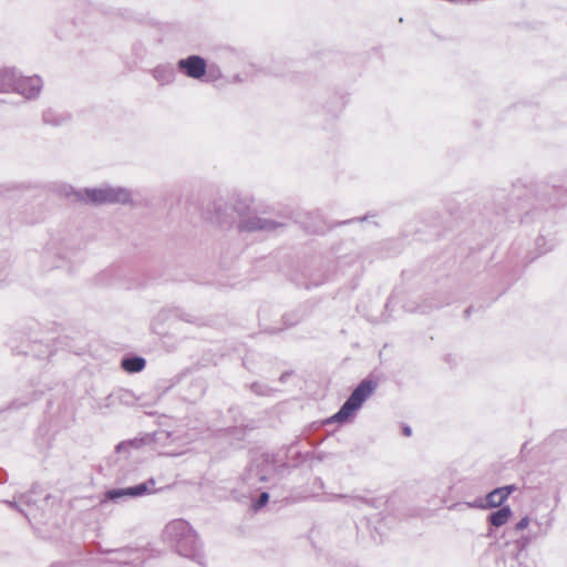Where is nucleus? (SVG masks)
<instances>
[{
  "mask_svg": "<svg viewBox=\"0 0 567 567\" xmlns=\"http://www.w3.org/2000/svg\"><path fill=\"white\" fill-rule=\"evenodd\" d=\"M163 536L166 542L175 546L181 556L200 559V544L195 530L186 520L174 519L169 522L164 529Z\"/></svg>",
  "mask_w": 567,
  "mask_h": 567,
  "instance_id": "f257e3e1",
  "label": "nucleus"
},
{
  "mask_svg": "<svg viewBox=\"0 0 567 567\" xmlns=\"http://www.w3.org/2000/svg\"><path fill=\"white\" fill-rule=\"evenodd\" d=\"M42 81L39 76L21 78L13 69L0 71V92L14 91L25 99H32L40 93Z\"/></svg>",
  "mask_w": 567,
  "mask_h": 567,
  "instance_id": "f03ea898",
  "label": "nucleus"
},
{
  "mask_svg": "<svg viewBox=\"0 0 567 567\" xmlns=\"http://www.w3.org/2000/svg\"><path fill=\"white\" fill-rule=\"evenodd\" d=\"M375 390V384L370 380H363L352 392L349 399L343 403L333 420L337 422H344L350 419L353 413L359 410L364 401L372 395Z\"/></svg>",
  "mask_w": 567,
  "mask_h": 567,
  "instance_id": "7ed1b4c3",
  "label": "nucleus"
},
{
  "mask_svg": "<svg viewBox=\"0 0 567 567\" xmlns=\"http://www.w3.org/2000/svg\"><path fill=\"white\" fill-rule=\"evenodd\" d=\"M75 196L80 200L93 204L126 203L131 197L127 189L114 187L85 189L84 195L79 192Z\"/></svg>",
  "mask_w": 567,
  "mask_h": 567,
  "instance_id": "20e7f679",
  "label": "nucleus"
},
{
  "mask_svg": "<svg viewBox=\"0 0 567 567\" xmlns=\"http://www.w3.org/2000/svg\"><path fill=\"white\" fill-rule=\"evenodd\" d=\"M155 482L154 480H150L136 486L126 487V488H114L106 492L105 496L110 501H118L125 496L130 497H138L146 494H151L155 492Z\"/></svg>",
  "mask_w": 567,
  "mask_h": 567,
  "instance_id": "39448f33",
  "label": "nucleus"
},
{
  "mask_svg": "<svg viewBox=\"0 0 567 567\" xmlns=\"http://www.w3.org/2000/svg\"><path fill=\"white\" fill-rule=\"evenodd\" d=\"M178 69L187 76L200 79L206 73V62L199 55H190L178 61Z\"/></svg>",
  "mask_w": 567,
  "mask_h": 567,
  "instance_id": "423d86ee",
  "label": "nucleus"
},
{
  "mask_svg": "<svg viewBox=\"0 0 567 567\" xmlns=\"http://www.w3.org/2000/svg\"><path fill=\"white\" fill-rule=\"evenodd\" d=\"M514 485L497 487L486 495L485 501H478L475 504L470 505L481 508L498 507L508 498V496L514 492Z\"/></svg>",
  "mask_w": 567,
  "mask_h": 567,
  "instance_id": "0eeeda50",
  "label": "nucleus"
},
{
  "mask_svg": "<svg viewBox=\"0 0 567 567\" xmlns=\"http://www.w3.org/2000/svg\"><path fill=\"white\" fill-rule=\"evenodd\" d=\"M275 226H276L275 223L271 221V220L254 217V218H250V219H247V220L243 221L239 225V228L243 229V230H248V231H251V230H271V229L275 228Z\"/></svg>",
  "mask_w": 567,
  "mask_h": 567,
  "instance_id": "6e6552de",
  "label": "nucleus"
},
{
  "mask_svg": "<svg viewBox=\"0 0 567 567\" xmlns=\"http://www.w3.org/2000/svg\"><path fill=\"white\" fill-rule=\"evenodd\" d=\"M511 516L512 509L508 506H503L488 516V522L495 527H501L508 522Z\"/></svg>",
  "mask_w": 567,
  "mask_h": 567,
  "instance_id": "1a4fd4ad",
  "label": "nucleus"
},
{
  "mask_svg": "<svg viewBox=\"0 0 567 567\" xmlns=\"http://www.w3.org/2000/svg\"><path fill=\"white\" fill-rule=\"evenodd\" d=\"M122 368L131 373L140 372L145 367V360L141 357H131L122 360Z\"/></svg>",
  "mask_w": 567,
  "mask_h": 567,
  "instance_id": "9d476101",
  "label": "nucleus"
},
{
  "mask_svg": "<svg viewBox=\"0 0 567 567\" xmlns=\"http://www.w3.org/2000/svg\"><path fill=\"white\" fill-rule=\"evenodd\" d=\"M154 78L161 83V84H167L173 81L174 79V70L172 66L167 65H159L154 70Z\"/></svg>",
  "mask_w": 567,
  "mask_h": 567,
  "instance_id": "9b49d317",
  "label": "nucleus"
},
{
  "mask_svg": "<svg viewBox=\"0 0 567 567\" xmlns=\"http://www.w3.org/2000/svg\"><path fill=\"white\" fill-rule=\"evenodd\" d=\"M65 120V117L62 115V114H59L55 110L53 109H49L44 112L43 114V121L47 123V124H52V125H59L61 124L63 121Z\"/></svg>",
  "mask_w": 567,
  "mask_h": 567,
  "instance_id": "f8f14e48",
  "label": "nucleus"
},
{
  "mask_svg": "<svg viewBox=\"0 0 567 567\" xmlns=\"http://www.w3.org/2000/svg\"><path fill=\"white\" fill-rule=\"evenodd\" d=\"M142 444V440L124 441L116 446V451L117 453H128L132 449H140Z\"/></svg>",
  "mask_w": 567,
  "mask_h": 567,
  "instance_id": "ddd939ff",
  "label": "nucleus"
},
{
  "mask_svg": "<svg viewBox=\"0 0 567 567\" xmlns=\"http://www.w3.org/2000/svg\"><path fill=\"white\" fill-rule=\"evenodd\" d=\"M268 499H269V494L266 492L261 493L258 501L255 504V508L259 509L260 507H262L264 505L267 504Z\"/></svg>",
  "mask_w": 567,
  "mask_h": 567,
  "instance_id": "4468645a",
  "label": "nucleus"
},
{
  "mask_svg": "<svg viewBox=\"0 0 567 567\" xmlns=\"http://www.w3.org/2000/svg\"><path fill=\"white\" fill-rule=\"evenodd\" d=\"M528 525H529V518L527 516H525L515 525V529L519 532V530L525 529Z\"/></svg>",
  "mask_w": 567,
  "mask_h": 567,
  "instance_id": "2eb2a0df",
  "label": "nucleus"
},
{
  "mask_svg": "<svg viewBox=\"0 0 567 567\" xmlns=\"http://www.w3.org/2000/svg\"><path fill=\"white\" fill-rule=\"evenodd\" d=\"M403 434L405 436H410L411 435V427L410 426H404L403 427Z\"/></svg>",
  "mask_w": 567,
  "mask_h": 567,
  "instance_id": "dca6fc26",
  "label": "nucleus"
}]
</instances>
